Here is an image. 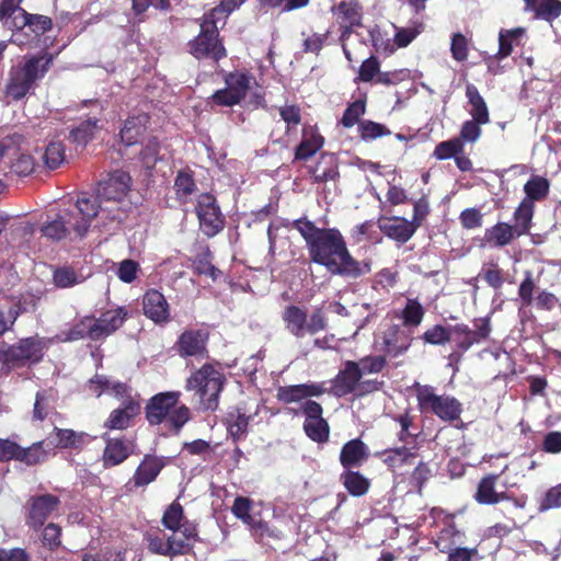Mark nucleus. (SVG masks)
Here are the masks:
<instances>
[{"label":"nucleus","instance_id":"f03ea898","mask_svg":"<svg viewBox=\"0 0 561 561\" xmlns=\"http://www.w3.org/2000/svg\"><path fill=\"white\" fill-rule=\"evenodd\" d=\"M163 529H153L145 535L148 550L158 556L175 558L188 554L198 539L195 523L184 516L180 503L170 504L162 516Z\"/></svg>","mask_w":561,"mask_h":561},{"label":"nucleus","instance_id":"a18cd8bd","mask_svg":"<svg viewBox=\"0 0 561 561\" xmlns=\"http://www.w3.org/2000/svg\"><path fill=\"white\" fill-rule=\"evenodd\" d=\"M20 314V305L0 302V336L13 330Z\"/></svg>","mask_w":561,"mask_h":561},{"label":"nucleus","instance_id":"f8f14e48","mask_svg":"<svg viewBox=\"0 0 561 561\" xmlns=\"http://www.w3.org/2000/svg\"><path fill=\"white\" fill-rule=\"evenodd\" d=\"M195 214L201 231L207 237H215L225 228V216L216 197L209 193L197 196Z\"/></svg>","mask_w":561,"mask_h":561},{"label":"nucleus","instance_id":"aec40b11","mask_svg":"<svg viewBox=\"0 0 561 561\" xmlns=\"http://www.w3.org/2000/svg\"><path fill=\"white\" fill-rule=\"evenodd\" d=\"M165 461L161 457L146 455L128 484L145 486L156 480Z\"/></svg>","mask_w":561,"mask_h":561},{"label":"nucleus","instance_id":"49530a36","mask_svg":"<svg viewBox=\"0 0 561 561\" xmlns=\"http://www.w3.org/2000/svg\"><path fill=\"white\" fill-rule=\"evenodd\" d=\"M304 430L309 438L318 443L329 439V424L322 417L318 420H305Z\"/></svg>","mask_w":561,"mask_h":561},{"label":"nucleus","instance_id":"de8ad7c7","mask_svg":"<svg viewBox=\"0 0 561 561\" xmlns=\"http://www.w3.org/2000/svg\"><path fill=\"white\" fill-rule=\"evenodd\" d=\"M55 433L58 438V446L60 448H78L83 444L87 436L83 432H75L73 430H62L55 427Z\"/></svg>","mask_w":561,"mask_h":561},{"label":"nucleus","instance_id":"13d9d810","mask_svg":"<svg viewBox=\"0 0 561 561\" xmlns=\"http://www.w3.org/2000/svg\"><path fill=\"white\" fill-rule=\"evenodd\" d=\"M263 8H280L282 12H290L308 5L310 0H257Z\"/></svg>","mask_w":561,"mask_h":561},{"label":"nucleus","instance_id":"8fccbe9b","mask_svg":"<svg viewBox=\"0 0 561 561\" xmlns=\"http://www.w3.org/2000/svg\"><path fill=\"white\" fill-rule=\"evenodd\" d=\"M359 136L364 141H371L379 137L390 135L391 131L382 124L373 121H363L358 125Z\"/></svg>","mask_w":561,"mask_h":561},{"label":"nucleus","instance_id":"1a4fd4ad","mask_svg":"<svg viewBox=\"0 0 561 561\" xmlns=\"http://www.w3.org/2000/svg\"><path fill=\"white\" fill-rule=\"evenodd\" d=\"M225 376L210 364L195 370L186 381V390L194 391L204 410L214 411L218 407Z\"/></svg>","mask_w":561,"mask_h":561},{"label":"nucleus","instance_id":"c03bdc74","mask_svg":"<svg viewBox=\"0 0 561 561\" xmlns=\"http://www.w3.org/2000/svg\"><path fill=\"white\" fill-rule=\"evenodd\" d=\"M176 197L182 203H187L191 195L196 191V184L193 176L186 171H180L174 181Z\"/></svg>","mask_w":561,"mask_h":561},{"label":"nucleus","instance_id":"423d86ee","mask_svg":"<svg viewBox=\"0 0 561 561\" xmlns=\"http://www.w3.org/2000/svg\"><path fill=\"white\" fill-rule=\"evenodd\" d=\"M130 188V176L128 173L117 170L100 182L95 195L85 193L95 201L99 214H107L112 220H121L122 211L118 204L127 195Z\"/></svg>","mask_w":561,"mask_h":561},{"label":"nucleus","instance_id":"052dcab7","mask_svg":"<svg viewBox=\"0 0 561 561\" xmlns=\"http://www.w3.org/2000/svg\"><path fill=\"white\" fill-rule=\"evenodd\" d=\"M61 528L54 523L47 524L42 531V543L49 550H54L61 543L60 540Z\"/></svg>","mask_w":561,"mask_h":561},{"label":"nucleus","instance_id":"e2e57ef3","mask_svg":"<svg viewBox=\"0 0 561 561\" xmlns=\"http://www.w3.org/2000/svg\"><path fill=\"white\" fill-rule=\"evenodd\" d=\"M158 153H159V144H158L157 139L156 138L149 139L140 152L141 163L147 170H150L156 165V163L159 159Z\"/></svg>","mask_w":561,"mask_h":561},{"label":"nucleus","instance_id":"09e8293b","mask_svg":"<svg viewBox=\"0 0 561 561\" xmlns=\"http://www.w3.org/2000/svg\"><path fill=\"white\" fill-rule=\"evenodd\" d=\"M385 462L392 468H399L405 463H410L415 458V453L408 447H398L389 449L385 453Z\"/></svg>","mask_w":561,"mask_h":561},{"label":"nucleus","instance_id":"473e14b6","mask_svg":"<svg viewBox=\"0 0 561 561\" xmlns=\"http://www.w3.org/2000/svg\"><path fill=\"white\" fill-rule=\"evenodd\" d=\"M323 145V138L317 134L312 128H305L302 140L297 147L295 159L306 160L313 156Z\"/></svg>","mask_w":561,"mask_h":561},{"label":"nucleus","instance_id":"f3484780","mask_svg":"<svg viewBox=\"0 0 561 561\" xmlns=\"http://www.w3.org/2000/svg\"><path fill=\"white\" fill-rule=\"evenodd\" d=\"M142 309L145 316L157 324H163L170 320V306L165 297L156 289H150L144 295Z\"/></svg>","mask_w":561,"mask_h":561},{"label":"nucleus","instance_id":"393cba45","mask_svg":"<svg viewBox=\"0 0 561 561\" xmlns=\"http://www.w3.org/2000/svg\"><path fill=\"white\" fill-rule=\"evenodd\" d=\"M126 317L127 311L122 307L103 312L99 319H95V327L98 328L100 339L105 337L119 329Z\"/></svg>","mask_w":561,"mask_h":561},{"label":"nucleus","instance_id":"4be33fe9","mask_svg":"<svg viewBox=\"0 0 561 561\" xmlns=\"http://www.w3.org/2000/svg\"><path fill=\"white\" fill-rule=\"evenodd\" d=\"M21 0H3L0 5V21L9 30H21L27 25L28 13L19 7Z\"/></svg>","mask_w":561,"mask_h":561},{"label":"nucleus","instance_id":"c9c22d12","mask_svg":"<svg viewBox=\"0 0 561 561\" xmlns=\"http://www.w3.org/2000/svg\"><path fill=\"white\" fill-rule=\"evenodd\" d=\"M534 215V205L529 199H523L514 213V225L512 226L517 236L529 232L530 224Z\"/></svg>","mask_w":561,"mask_h":561},{"label":"nucleus","instance_id":"9d476101","mask_svg":"<svg viewBox=\"0 0 561 561\" xmlns=\"http://www.w3.org/2000/svg\"><path fill=\"white\" fill-rule=\"evenodd\" d=\"M199 34L190 42V53L197 59L209 58L218 61L226 56V49L218 39L217 21L204 15L199 23Z\"/></svg>","mask_w":561,"mask_h":561},{"label":"nucleus","instance_id":"39448f33","mask_svg":"<svg viewBox=\"0 0 561 561\" xmlns=\"http://www.w3.org/2000/svg\"><path fill=\"white\" fill-rule=\"evenodd\" d=\"M179 392H162L150 399L146 407V417L152 425L163 422L175 433H179L191 419V411L184 404H179Z\"/></svg>","mask_w":561,"mask_h":561},{"label":"nucleus","instance_id":"c756f323","mask_svg":"<svg viewBox=\"0 0 561 561\" xmlns=\"http://www.w3.org/2000/svg\"><path fill=\"white\" fill-rule=\"evenodd\" d=\"M466 96L469 104L471 105L470 115L472 118L481 124H488L490 122L489 110L486 103L484 102L474 84H467Z\"/></svg>","mask_w":561,"mask_h":561},{"label":"nucleus","instance_id":"2f4dec72","mask_svg":"<svg viewBox=\"0 0 561 561\" xmlns=\"http://www.w3.org/2000/svg\"><path fill=\"white\" fill-rule=\"evenodd\" d=\"M517 237L514 228L506 222L496 224L492 228L486 229L484 234L485 241L497 248L510 244Z\"/></svg>","mask_w":561,"mask_h":561},{"label":"nucleus","instance_id":"a878e982","mask_svg":"<svg viewBox=\"0 0 561 561\" xmlns=\"http://www.w3.org/2000/svg\"><path fill=\"white\" fill-rule=\"evenodd\" d=\"M525 11H534L535 18L552 21L561 15L560 0H524Z\"/></svg>","mask_w":561,"mask_h":561},{"label":"nucleus","instance_id":"dca6fc26","mask_svg":"<svg viewBox=\"0 0 561 561\" xmlns=\"http://www.w3.org/2000/svg\"><path fill=\"white\" fill-rule=\"evenodd\" d=\"M208 333L203 330H186L178 340V352L182 357L207 358Z\"/></svg>","mask_w":561,"mask_h":561},{"label":"nucleus","instance_id":"bb28decb","mask_svg":"<svg viewBox=\"0 0 561 561\" xmlns=\"http://www.w3.org/2000/svg\"><path fill=\"white\" fill-rule=\"evenodd\" d=\"M321 392L322 389L318 385H294L279 387L277 398L285 403H291L308 397L319 396Z\"/></svg>","mask_w":561,"mask_h":561},{"label":"nucleus","instance_id":"37998d69","mask_svg":"<svg viewBox=\"0 0 561 561\" xmlns=\"http://www.w3.org/2000/svg\"><path fill=\"white\" fill-rule=\"evenodd\" d=\"M47 455L44 442H37L27 448L20 446L18 460L27 466H34L44 462L47 459Z\"/></svg>","mask_w":561,"mask_h":561},{"label":"nucleus","instance_id":"72a5a7b5","mask_svg":"<svg viewBox=\"0 0 561 561\" xmlns=\"http://www.w3.org/2000/svg\"><path fill=\"white\" fill-rule=\"evenodd\" d=\"M314 182L322 183L334 181L339 176L337 165L332 154H321L317 164L312 169Z\"/></svg>","mask_w":561,"mask_h":561},{"label":"nucleus","instance_id":"cd10ccee","mask_svg":"<svg viewBox=\"0 0 561 561\" xmlns=\"http://www.w3.org/2000/svg\"><path fill=\"white\" fill-rule=\"evenodd\" d=\"M148 116L146 114H140L128 118L121 130L122 141L126 146H131L138 142L139 138L144 135L146 130Z\"/></svg>","mask_w":561,"mask_h":561},{"label":"nucleus","instance_id":"3c124183","mask_svg":"<svg viewBox=\"0 0 561 561\" xmlns=\"http://www.w3.org/2000/svg\"><path fill=\"white\" fill-rule=\"evenodd\" d=\"M47 168L55 170L65 161V147L60 141H50L44 153Z\"/></svg>","mask_w":561,"mask_h":561},{"label":"nucleus","instance_id":"ea45409f","mask_svg":"<svg viewBox=\"0 0 561 561\" xmlns=\"http://www.w3.org/2000/svg\"><path fill=\"white\" fill-rule=\"evenodd\" d=\"M56 393L49 390H42L36 393L35 403L33 408V420L43 421L54 408Z\"/></svg>","mask_w":561,"mask_h":561},{"label":"nucleus","instance_id":"58836bf2","mask_svg":"<svg viewBox=\"0 0 561 561\" xmlns=\"http://www.w3.org/2000/svg\"><path fill=\"white\" fill-rule=\"evenodd\" d=\"M549 181L546 178L534 175L524 185L526 197L534 205V202L542 201L549 193Z\"/></svg>","mask_w":561,"mask_h":561},{"label":"nucleus","instance_id":"a211bd4d","mask_svg":"<svg viewBox=\"0 0 561 561\" xmlns=\"http://www.w3.org/2000/svg\"><path fill=\"white\" fill-rule=\"evenodd\" d=\"M411 333L398 324L389 325L382 336L385 352L393 357L408 351L411 345Z\"/></svg>","mask_w":561,"mask_h":561},{"label":"nucleus","instance_id":"680f3d73","mask_svg":"<svg viewBox=\"0 0 561 561\" xmlns=\"http://www.w3.org/2000/svg\"><path fill=\"white\" fill-rule=\"evenodd\" d=\"M54 282L58 287L66 288L82 282V278L70 267H61L55 271Z\"/></svg>","mask_w":561,"mask_h":561},{"label":"nucleus","instance_id":"ddd939ff","mask_svg":"<svg viewBox=\"0 0 561 561\" xmlns=\"http://www.w3.org/2000/svg\"><path fill=\"white\" fill-rule=\"evenodd\" d=\"M332 12L342 30L340 41L344 55L348 61H352L347 41L351 38L353 27L359 26L362 23V8L357 0H342L332 8Z\"/></svg>","mask_w":561,"mask_h":561},{"label":"nucleus","instance_id":"6e6552de","mask_svg":"<svg viewBox=\"0 0 561 561\" xmlns=\"http://www.w3.org/2000/svg\"><path fill=\"white\" fill-rule=\"evenodd\" d=\"M90 390L93 391L96 397H100L103 392L107 391L114 393L116 397L126 396L123 407L112 411L105 423V426L111 430L126 428L129 425L130 420L139 413V402L134 400L130 394H127L128 388L124 383H114L105 376H96L95 379L90 381Z\"/></svg>","mask_w":561,"mask_h":561},{"label":"nucleus","instance_id":"4468645a","mask_svg":"<svg viewBox=\"0 0 561 561\" xmlns=\"http://www.w3.org/2000/svg\"><path fill=\"white\" fill-rule=\"evenodd\" d=\"M60 501L51 494L32 496L27 501L26 524L37 529L44 525L46 519L58 510Z\"/></svg>","mask_w":561,"mask_h":561},{"label":"nucleus","instance_id":"e433bc0d","mask_svg":"<svg viewBox=\"0 0 561 561\" xmlns=\"http://www.w3.org/2000/svg\"><path fill=\"white\" fill-rule=\"evenodd\" d=\"M85 337L93 341L100 340V334L98 333L94 318L85 317L80 320L69 330L66 340L76 341Z\"/></svg>","mask_w":561,"mask_h":561},{"label":"nucleus","instance_id":"79ce46f5","mask_svg":"<svg viewBox=\"0 0 561 561\" xmlns=\"http://www.w3.org/2000/svg\"><path fill=\"white\" fill-rule=\"evenodd\" d=\"M249 419L250 417L240 409H236L228 413V432L234 439H240L245 435L248 431Z\"/></svg>","mask_w":561,"mask_h":561},{"label":"nucleus","instance_id":"b1692460","mask_svg":"<svg viewBox=\"0 0 561 561\" xmlns=\"http://www.w3.org/2000/svg\"><path fill=\"white\" fill-rule=\"evenodd\" d=\"M499 477V474H489L480 480L474 494V499L479 504L493 505L510 500V495L506 492H497L495 490Z\"/></svg>","mask_w":561,"mask_h":561},{"label":"nucleus","instance_id":"6e6d98bb","mask_svg":"<svg viewBox=\"0 0 561 561\" xmlns=\"http://www.w3.org/2000/svg\"><path fill=\"white\" fill-rule=\"evenodd\" d=\"M450 341L456 344L458 348L466 352L470 348V328L466 324L449 325Z\"/></svg>","mask_w":561,"mask_h":561},{"label":"nucleus","instance_id":"5701e85b","mask_svg":"<svg viewBox=\"0 0 561 561\" xmlns=\"http://www.w3.org/2000/svg\"><path fill=\"white\" fill-rule=\"evenodd\" d=\"M369 457L368 447L358 438L347 442L341 449L340 462L345 469L360 467Z\"/></svg>","mask_w":561,"mask_h":561},{"label":"nucleus","instance_id":"0e129e2a","mask_svg":"<svg viewBox=\"0 0 561 561\" xmlns=\"http://www.w3.org/2000/svg\"><path fill=\"white\" fill-rule=\"evenodd\" d=\"M451 56L457 61H465L468 58V39L461 33H455L450 45Z\"/></svg>","mask_w":561,"mask_h":561},{"label":"nucleus","instance_id":"5fc2aeb1","mask_svg":"<svg viewBox=\"0 0 561 561\" xmlns=\"http://www.w3.org/2000/svg\"><path fill=\"white\" fill-rule=\"evenodd\" d=\"M366 104L363 100H356L344 112L341 124L351 128L359 122V118L365 114Z\"/></svg>","mask_w":561,"mask_h":561},{"label":"nucleus","instance_id":"774afa93","mask_svg":"<svg viewBox=\"0 0 561 561\" xmlns=\"http://www.w3.org/2000/svg\"><path fill=\"white\" fill-rule=\"evenodd\" d=\"M460 224L466 229H476L482 226V214L477 208H467L459 216Z\"/></svg>","mask_w":561,"mask_h":561},{"label":"nucleus","instance_id":"f257e3e1","mask_svg":"<svg viewBox=\"0 0 561 561\" xmlns=\"http://www.w3.org/2000/svg\"><path fill=\"white\" fill-rule=\"evenodd\" d=\"M293 227L306 242L310 261L332 275L358 278L371 271V261H357L350 253L342 233L335 228H318L312 221L297 219Z\"/></svg>","mask_w":561,"mask_h":561},{"label":"nucleus","instance_id":"2eb2a0df","mask_svg":"<svg viewBox=\"0 0 561 561\" xmlns=\"http://www.w3.org/2000/svg\"><path fill=\"white\" fill-rule=\"evenodd\" d=\"M422 405L430 408L439 419L444 421H455L461 413V404L451 397L436 396L428 390L419 394Z\"/></svg>","mask_w":561,"mask_h":561},{"label":"nucleus","instance_id":"9b49d317","mask_svg":"<svg viewBox=\"0 0 561 561\" xmlns=\"http://www.w3.org/2000/svg\"><path fill=\"white\" fill-rule=\"evenodd\" d=\"M226 88L217 90L211 96L213 104L218 106H233L239 104L255 84V79L243 71H233L225 75Z\"/></svg>","mask_w":561,"mask_h":561},{"label":"nucleus","instance_id":"7ed1b4c3","mask_svg":"<svg viewBox=\"0 0 561 561\" xmlns=\"http://www.w3.org/2000/svg\"><path fill=\"white\" fill-rule=\"evenodd\" d=\"M98 216L95 201L87 194L78 196L73 210L59 215L41 228V232L47 239L59 241L67 238L71 231L79 238L85 236L92 220Z\"/></svg>","mask_w":561,"mask_h":561},{"label":"nucleus","instance_id":"864d4df0","mask_svg":"<svg viewBox=\"0 0 561 561\" xmlns=\"http://www.w3.org/2000/svg\"><path fill=\"white\" fill-rule=\"evenodd\" d=\"M474 329H470V347L486 340L492 331L490 318H479L473 322Z\"/></svg>","mask_w":561,"mask_h":561},{"label":"nucleus","instance_id":"7c9ffc66","mask_svg":"<svg viewBox=\"0 0 561 561\" xmlns=\"http://www.w3.org/2000/svg\"><path fill=\"white\" fill-rule=\"evenodd\" d=\"M283 320L287 330L297 337L306 334L307 313L297 306H289L283 313Z\"/></svg>","mask_w":561,"mask_h":561},{"label":"nucleus","instance_id":"c85d7f7f","mask_svg":"<svg viewBox=\"0 0 561 561\" xmlns=\"http://www.w3.org/2000/svg\"><path fill=\"white\" fill-rule=\"evenodd\" d=\"M5 165L9 168V173L16 176H27L35 169L34 159L26 153H20L10 146V156L7 158Z\"/></svg>","mask_w":561,"mask_h":561},{"label":"nucleus","instance_id":"20e7f679","mask_svg":"<svg viewBox=\"0 0 561 561\" xmlns=\"http://www.w3.org/2000/svg\"><path fill=\"white\" fill-rule=\"evenodd\" d=\"M53 61L47 54L25 57L22 64L12 67L7 84V94L14 100L24 98L44 78Z\"/></svg>","mask_w":561,"mask_h":561},{"label":"nucleus","instance_id":"4c0bfd02","mask_svg":"<svg viewBox=\"0 0 561 561\" xmlns=\"http://www.w3.org/2000/svg\"><path fill=\"white\" fill-rule=\"evenodd\" d=\"M341 481L345 489L354 496L364 495L369 489V480L357 471L346 469L341 474Z\"/></svg>","mask_w":561,"mask_h":561},{"label":"nucleus","instance_id":"bf43d9fd","mask_svg":"<svg viewBox=\"0 0 561 561\" xmlns=\"http://www.w3.org/2000/svg\"><path fill=\"white\" fill-rule=\"evenodd\" d=\"M251 506V500L238 496L233 502L231 511L237 518L241 519L247 525L254 526V518L250 515Z\"/></svg>","mask_w":561,"mask_h":561},{"label":"nucleus","instance_id":"412c9836","mask_svg":"<svg viewBox=\"0 0 561 561\" xmlns=\"http://www.w3.org/2000/svg\"><path fill=\"white\" fill-rule=\"evenodd\" d=\"M360 378L362 369H359V365L355 362H346L344 369L335 378V388L342 394L362 393Z\"/></svg>","mask_w":561,"mask_h":561},{"label":"nucleus","instance_id":"f704fd0d","mask_svg":"<svg viewBox=\"0 0 561 561\" xmlns=\"http://www.w3.org/2000/svg\"><path fill=\"white\" fill-rule=\"evenodd\" d=\"M129 455V447L121 439H107L103 453L105 467L117 466L122 463Z\"/></svg>","mask_w":561,"mask_h":561},{"label":"nucleus","instance_id":"4d7b16f0","mask_svg":"<svg viewBox=\"0 0 561 561\" xmlns=\"http://www.w3.org/2000/svg\"><path fill=\"white\" fill-rule=\"evenodd\" d=\"M463 150L462 141L458 138L439 142L434 151V156L439 159H448L450 157H456L458 153H461Z\"/></svg>","mask_w":561,"mask_h":561},{"label":"nucleus","instance_id":"603ef678","mask_svg":"<svg viewBox=\"0 0 561 561\" xmlns=\"http://www.w3.org/2000/svg\"><path fill=\"white\" fill-rule=\"evenodd\" d=\"M424 317V309L415 299H408L402 311V318L405 325L417 327Z\"/></svg>","mask_w":561,"mask_h":561},{"label":"nucleus","instance_id":"69168bd1","mask_svg":"<svg viewBox=\"0 0 561 561\" xmlns=\"http://www.w3.org/2000/svg\"><path fill=\"white\" fill-rule=\"evenodd\" d=\"M423 339L433 345L445 344L450 341L449 327L435 325L423 334Z\"/></svg>","mask_w":561,"mask_h":561},{"label":"nucleus","instance_id":"a19ab883","mask_svg":"<svg viewBox=\"0 0 561 561\" xmlns=\"http://www.w3.org/2000/svg\"><path fill=\"white\" fill-rule=\"evenodd\" d=\"M99 128L96 118H88L71 129L69 137L73 142L85 146L94 137Z\"/></svg>","mask_w":561,"mask_h":561},{"label":"nucleus","instance_id":"338daca9","mask_svg":"<svg viewBox=\"0 0 561 561\" xmlns=\"http://www.w3.org/2000/svg\"><path fill=\"white\" fill-rule=\"evenodd\" d=\"M139 264L134 260H124L119 263L116 275L124 283H131L137 277Z\"/></svg>","mask_w":561,"mask_h":561},{"label":"nucleus","instance_id":"0eeeda50","mask_svg":"<svg viewBox=\"0 0 561 561\" xmlns=\"http://www.w3.org/2000/svg\"><path fill=\"white\" fill-rule=\"evenodd\" d=\"M49 340L39 335L20 339L14 344L0 341V363L9 368L39 363L48 350Z\"/></svg>","mask_w":561,"mask_h":561},{"label":"nucleus","instance_id":"6ab92c4d","mask_svg":"<svg viewBox=\"0 0 561 561\" xmlns=\"http://www.w3.org/2000/svg\"><path fill=\"white\" fill-rule=\"evenodd\" d=\"M378 226L386 236L401 243L410 240L417 229V224L398 217L379 219Z\"/></svg>","mask_w":561,"mask_h":561}]
</instances>
